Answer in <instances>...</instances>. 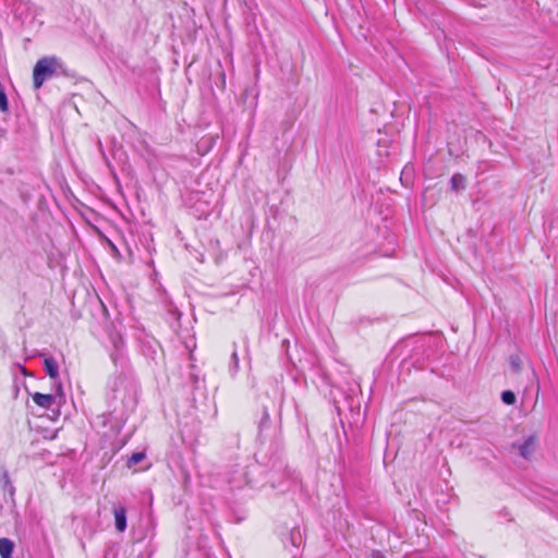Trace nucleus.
Segmentation results:
<instances>
[{
	"label": "nucleus",
	"instance_id": "0eeeda50",
	"mask_svg": "<svg viewBox=\"0 0 558 558\" xmlns=\"http://www.w3.org/2000/svg\"><path fill=\"white\" fill-rule=\"evenodd\" d=\"M450 185L453 191H460L465 189V178L460 173H456L451 177Z\"/></svg>",
	"mask_w": 558,
	"mask_h": 558
},
{
	"label": "nucleus",
	"instance_id": "423d86ee",
	"mask_svg": "<svg viewBox=\"0 0 558 558\" xmlns=\"http://www.w3.org/2000/svg\"><path fill=\"white\" fill-rule=\"evenodd\" d=\"M14 549V543L9 538H0V556L1 558H11Z\"/></svg>",
	"mask_w": 558,
	"mask_h": 558
},
{
	"label": "nucleus",
	"instance_id": "f257e3e1",
	"mask_svg": "<svg viewBox=\"0 0 558 558\" xmlns=\"http://www.w3.org/2000/svg\"><path fill=\"white\" fill-rule=\"evenodd\" d=\"M59 66L60 62L56 57H44L39 59L33 71V83L35 89H39L47 80L51 78Z\"/></svg>",
	"mask_w": 558,
	"mask_h": 558
},
{
	"label": "nucleus",
	"instance_id": "7ed1b4c3",
	"mask_svg": "<svg viewBox=\"0 0 558 558\" xmlns=\"http://www.w3.org/2000/svg\"><path fill=\"white\" fill-rule=\"evenodd\" d=\"M44 367L47 375L53 380V386L57 387V383H61L59 380V365L57 361L52 356H45Z\"/></svg>",
	"mask_w": 558,
	"mask_h": 558
},
{
	"label": "nucleus",
	"instance_id": "20e7f679",
	"mask_svg": "<svg viewBox=\"0 0 558 558\" xmlns=\"http://www.w3.org/2000/svg\"><path fill=\"white\" fill-rule=\"evenodd\" d=\"M536 440L535 436H529L522 442L514 446L523 458L529 459L535 451Z\"/></svg>",
	"mask_w": 558,
	"mask_h": 558
},
{
	"label": "nucleus",
	"instance_id": "6e6552de",
	"mask_svg": "<svg viewBox=\"0 0 558 558\" xmlns=\"http://www.w3.org/2000/svg\"><path fill=\"white\" fill-rule=\"evenodd\" d=\"M238 371H239V355H238V352H236V348L234 347V350H233V352L231 354L229 372H230L231 376H235Z\"/></svg>",
	"mask_w": 558,
	"mask_h": 558
},
{
	"label": "nucleus",
	"instance_id": "39448f33",
	"mask_svg": "<svg viewBox=\"0 0 558 558\" xmlns=\"http://www.w3.org/2000/svg\"><path fill=\"white\" fill-rule=\"evenodd\" d=\"M114 524L118 532L126 530V509L124 506H116L113 509Z\"/></svg>",
	"mask_w": 558,
	"mask_h": 558
},
{
	"label": "nucleus",
	"instance_id": "9d476101",
	"mask_svg": "<svg viewBox=\"0 0 558 558\" xmlns=\"http://www.w3.org/2000/svg\"><path fill=\"white\" fill-rule=\"evenodd\" d=\"M144 458H145L144 452H135L129 458L128 465L129 466L136 465L137 463L142 462L144 460Z\"/></svg>",
	"mask_w": 558,
	"mask_h": 558
},
{
	"label": "nucleus",
	"instance_id": "1a4fd4ad",
	"mask_svg": "<svg viewBox=\"0 0 558 558\" xmlns=\"http://www.w3.org/2000/svg\"><path fill=\"white\" fill-rule=\"evenodd\" d=\"M501 400L504 403L508 404V405H512L515 403V395L510 391V390H505L502 391L501 393Z\"/></svg>",
	"mask_w": 558,
	"mask_h": 558
},
{
	"label": "nucleus",
	"instance_id": "f03ea898",
	"mask_svg": "<svg viewBox=\"0 0 558 558\" xmlns=\"http://www.w3.org/2000/svg\"><path fill=\"white\" fill-rule=\"evenodd\" d=\"M64 398L63 388L61 383H57L54 393H40L35 392L32 395L33 401L40 408L49 410L54 404H60Z\"/></svg>",
	"mask_w": 558,
	"mask_h": 558
},
{
	"label": "nucleus",
	"instance_id": "9b49d317",
	"mask_svg": "<svg viewBox=\"0 0 558 558\" xmlns=\"http://www.w3.org/2000/svg\"><path fill=\"white\" fill-rule=\"evenodd\" d=\"M510 363H511V366L512 368L518 372L520 369V357L519 356H511L510 357Z\"/></svg>",
	"mask_w": 558,
	"mask_h": 558
}]
</instances>
